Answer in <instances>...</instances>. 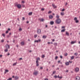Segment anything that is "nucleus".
Segmentation results:
<instances>
[{"mask_svg":"<svg viewBox=\"0 0 80 80\" xmlns=\"http://www.w3.org/2000/svg\"><path fill=\"white\" fill-rule=\"evenodd\" d=\"M62 21L60 19H57L55 20V23L57 24H60L61 23Z\"/></svg>","mask_w":80,"mask_h":80,"instance_id":"f257e3e1","label":"nucleus"},{"mask_svg":"<svg viewBox=\"0 0 80 80\" xmlns=\"http://www.w3.org/2000/svg\"><path fill=\"white\" fill-rule=\"evenodd\" d=\"M16 6L17 8H19V9H20V8H22V6L21 5V4H17Z\"/></svg>","mask_w":80,"mask_h":80,"instance_id":"f03ea898","label":"nucleus"},{"mask_svg":"<svg viewBox=\"0 0 80 80\" xmlns=\"http://www.w3.org/2000/svg\"><path fill=\"white\" fill-rule=\"evenodd\" d=\"M79 71V68H75V72H78Z\"/></svg>","mask_w":80,"mask_h":80,"instance_id":"7ed1b4c3","label":"nucleus"},{"mask_svg":"<svg viewBox=\"0 0 80 80\" xmlns=\"http://www.w3.org/2000/svg\"><path fill=\"white\" fill-rule=\"evenodd\" d=\"M33 74L35 75H37V74H38V71H35L33 73Z\"/></svg>","mask_w":80,"mask_h":80,"instance_id":"20e7f679","label":"nucleus"},{"mask_svg":"<svg viewBox=\"0 0 80 80\" xmlns=\"http://www.w3.org/2000/svg\"><path fill=\"white\" fill-rule=\"evenodd\" d=\"M38 33V34H39V33H41V30L39 29L38 30V32H37Z\"/></svg>","mask_w":80,"mask_h":80,"instance_id":"39448f33","label":"nucleus"},{"mask_svg":"<svg viewBox=\"0 0 80 80\" xmlns=\"http://www.w3.org/2000/svg\"><path fill=\"white\" fill-rule=\"evenodd\" d=\"M76 80H80V77L79 76H77L76 77Z\"/></svg>","mask_w":80,"mask_h":80,"instance_id":"423d86ee","label":"nucleus"},{"mask_svg":"<svg viewBox=\"0 0 80 80\" xmlns=\"http://www.w3.org/2000/svg\"><path fill=\"white\" fill-rule=\"evenodd\" d=\"M52 7H53V8H57V6H56L55 5L52 4Z\"/></svg>","mask_w":80,"mask_h":80,"instance_id":"0eeeda50","label":"nucleus"},{"mask_svg":"<svg viewBox=\"0 0 80 80\" xmlns=\"http://www.w3.org/2000/svg\"><path fill=\"white\" fill-rule=\"evenodd\" d=\"M49 18H50V19H52V18H53V16H52V15H50L49 16Z\"/></svg>","mask_w":80,"mask_h":80,"instance_id":"6e6552de","label":"nucleus"},{"mask_svg":"<svg viewBox=\"0 0 80 80\" xmlns=\"http://www.w3.org/2000/svg\"><path fill=\"white\" fill-rule=\"evenodd\" d=\"M6 47L7 48H10V46H9V45H8V44H7L6 45Z\"/></svg>","mask_w":80,"mask_h":80,"instance_id":"1a4fd4ad","label":"nucleus"},{"mask_svg":"<svg viewBox=\"0 0 80 80\" xmlns=\"http://www.w3.org/2000/svg\"><path fill=\"white\" fill-rule=\"evenodd\" d=\"M34 42H37V43H38V42H41V40L39 39L38 40H36Z\"/></svg>","mask_w":80,"mask_h":80,"instance_id":"9d476101","label":"nucleus"},{"mask_svg":"<svg viewBox=\"0 0 80 80\" xmlns=\"http://www.w3.org/2000/svg\"><path fill=\"white\" fill-rule=\"evenodd\" d=\"M66 35L68 37L69 36V33H68L67 31L66 32Z\"/></svg>","mask_w":80,"mask_h":80,"instance_id":"9b49d317","label":"nucleus"},{"mask_svg":"<svg viewBox=\"0 0 80 80\" xmlns=\"http://www.w3.org/2000/svg\"><path fill=\"white\" fill-rule=\"evenodd\" d=\"M25 44V42H21V45L23 46Z\"/></svg>","mask_w":80,"mask_h":80,"instance_id":"f8f14e48","label":"nucleus"},{"mask_svg":"<svg viewBox=\"0 0 80 80\" xmlns=\"http://www.w3.org/2000/svg\"><path fill=\"white\" fill-rule=\"evenodd\" d=\"M40 60V58H38L37 59H36V62H38V61Z\"/></svg>","mask_w":80,"mask_h":80,"instance_id":"ddd939ff","label":"nucleus"},{"mask_svg":"<svg viewBox=\"0 0 80 80\" xmlns=\"http://www.w3.org/2000/svg\"><path fill=\"white\" fill-rule=\"evenodd\" d=\"M39 62H36V66L38 67L39 66V64L38 63Z\"/></svg>","mask_w":80,"mask_h":80,"instance_id":"4468645a","label":"nucleus"},{"mask_svg":"<svg viewBox=\"0 0 80 80\" xmlns=\"http://www.w3.org/2000/svg\"><path fill=\"white\" fill-rule=\"evenodd\" d=\"M47 36L46 35H44L42 36V38H44V39H45L46 38H47Z\"/></svg>","mask_w":80,"mask_h":80,"instance_id":"2eb2a0df","label":"nucleus"},{"mask_svg":"<svg viewBox=\"0 0 80 80\" xmlns=\"http://www.w3.org/2000/svg\"><path fill=\"white\" fill-rule=\"evenodd\" d=\"M17 62H16V63H14L12 65H13V66H15L17 65Z\"/></svg>","mask_w":80,"mask_h":80,"instance_id":"dca6fc26","label":"nucleus"},{"mask_svg":"<svg viewBox=\"0 0 80 80\" xmlns=\"http://www.w3.org/2000/svg\"><path fill=\"white\" fill-rule=\"evenodd\" d=\"M75 43H76V41H72L71 42V44H74Z\"/></svg>","mask_w":80,"mask_h":80,"instance_id":"f3484780","label":"nucleus"},{"mask_svg":"<svg viewBox=\"0 0 80 80\" xmlns=\"http://www.w3.org/2000/svg\"><path fill=\"white\" fill-rule=\"evenodd\" d=\"M50 23L51 25H53V24L54 23V22L53 21H51L50 22Z\"/></svg>","mask_w":80,"mask_h":80,"instance_id":"a211bd4d","label":"nucleus"},{"mask_svg":"<svg viewBox=\"0 0 80 80\" xmlns=\"http://www.w3.org/2000/svg\"><path fill=\"white\" fill-rule=\"evenodd\" d=\"M75 58V56H73L72 57H71V60H73L74 59V58Z\"/></svg>","mask_w":80,"mask_h":80,"instance_id":"6ab92c4d","label":"nucleus"},{"mask_svg":"<svg viewBox=\"0 0 80 80\" xmlns=\"http://www.w3.org/2000/svg\"><path fill=\"white\" fill-rule=\"evenodd\" d=\"M61 15L62 16H63V15H65V13H64V12H62L61 13Z\"/></svg>","mask_w":80,"mask_h":80,"instance_id":"aec40b11","label":"nucleus"},{"mask_svg":"<svg viewBox=\"0 0 80 80\" xmlns=\"http://www.w3.org/2000/svg\"><path fill=\"white\" fill-rule=\"evenodd\" d=\"M65 64L66 65H69V62H67Z\"/></svg>","mask_w":80,"mask_h":80,"instance_id":"412c9836","label":"nucleus"},{"mask_svg":"<svg viewBox=\"0 0 80 80\" xmlns=\"http://www.w3.org/2000/svg\"><path fill=\"white\" fill-rule=\"evenodd\" d=\"M65 31V29H62L61 31V32H64Z\"/></svg>","mask_w":80,"mask_h":80,"instance_id":"4be33fe9","label":"nucleus"},{"mask_svg":"<svg viewBox=\"0 0 80 80\" xmlns=\"http://www.w3.org/2000/svg\"><path fill=\"white\" fill-rule=\"evenodd\" d=\"M9 72L8 70H5V73H7V72Z\"/></svg>","mask_w":80,"mask_h":80,"instance_id":"5701e85b","label":"nucleus"},{"mask_svg":"<svg viewBox=\"0 0 80 80\" xmlns=\"http://www.w3.org/2000/svg\"><path fill=\"white\" fill-rule=\"evenodd\" d=\"M57 15L56 16V18H58V19H59L58 18L59 17V16L58 15V14H57Z\"/></svg>","mask_w":80,"mask_h":80,"instance_id":"b1692460","label":"nucleus"},{"mask_svg":"<svg viewBox=\"0 0 80 80\" xmlns=\"http://www.w3.org/2000/svg\"><path fill=\"white\" fill-rule=\"evenodd\" d=\"M28 15H32V12H29Z\"/></svg>","mask_w":80,"mask_h":80,"instance_id":"393cba45","label":"nucleus"},{"mask_svg":"<svg viewBox=\"0 0 80 80\" xmlns=\"http://www.w3.org/2000/svg\"><path fill=\"white\" fill-rule=\"evenodd\" d=\"M8 49H6L5 50H4V52H8Z\"/></svg>","mask_w":80,"mask_h":80,"instance_id":"a878e982","label":"nucleus"},{"mask_svg":"<svg viewBox=\"0 0 80 80\" xmlns=\"http://www.w3.org/2000/svg\"><path fill=\"white\" fill-rule=\"evenodd\" d=\"M40 21L41 22H43L44 21V19H41L40 20Z\"/></svg>","mask_w":80,"mask_h":80,"instance_id":"bb28decb","label":"nucleus"},{"mask_svg":"<svg viewBox=\"0 0 80 80\" xmlns=\"http://www.w3.org/2000/svg\"><path fill=\"white\" fill-rule=\"evenodd\" d=\"M15 79L17 80V79H18V77L17 76H16L15 77Z\"/></svg>","mask_w":80,"mask_h":80,"instance_id":"cd10ccee","label":"nucleus"},{"mask_svg":"<svg viewBox=\"0 0 80 80\" xmlns=\"http://www.w3.org/2000/svg\"><path fill=\"white\" fill-rule=\"evenodd\" d=\"M58 78H62V77H59V75H58Z\"/></svg>","mask_w":80,"mask_h":80,"instance_id":"c85d7f7f","label":"nucleus"},{"mask_svg":"<svg viewBox=\"0 0 80 80\" xmlns=\"http://www.w3.org/2000/svg\"><path fill=\"white\" fill-rule=\"evenodd\" d=\"M2 36L4 37H5V34L4 33H3V34H2Z\"/></svg>","mask_w":80,"mask_h":80,"instance_id":"c756f323","label":"nucleus"},{"mask_svg":"<svg viewBox=\"0 0 80 80\" xmlns=\"http://www.w3.org/2000/svg\"><path fill=\"white\" fill-rule=\"evenodd\" d=\"M44 57H45V55H43L42 56V58H44Z\"/></svg>","mask_w":80,"mask_h":80,"instance_id":"7c9ffc66","label":"nucleus"},{"mask_svg":"<svg viewBox=\"0 0 80 80\" xmlns=\"http://www.w3.org/2000/svg\"><path fill=\"white\" fill-rule=\"evenodd\" d=\"M74 20H75V21H76V20H77V18H75L74 19Z\"/></svg>","mask_w":80,"mask_h":80,"instance_id":"2f4dec72","label":"nucleus"},{"mask_svg":"<svg viewBox=\"0 0 80 80\" xmlns=\"http://www.w3.org/2000/svg\"><path fill=\"white\" fill-rule=\"evenodd\" d=\"M56 73V71H54L53 72L52 74H55Z\"/></svg>","mask_w":80,"mask_h":80,"instance_id":"473e14b6","label":"nucleus"},{"mask_svg":"<svg viewBox=\"0 0 80 80\" xmlns=\"http://www.w3.org/2000/svg\"><path fill=\"white\" fill-rule=\"evenodd\" d=\"M78 22H79V21L78 20H76V23H78Z\"/></svg>","mask_w":80,"mask_h":80,"instance_id":"72a5a7b5","label":"nucleus"},{"mask_svg":"<svg viewBox=\"0 0 80 80\" xmlns=\"http://www.w3.org/2000/svg\"><path fill=\"white\" fill-rule=\"evenodd\" d=\"M19 31H22V29L21 28H19Z\"/></svg>","mask_w":80,"mask_h":80,"instance_id":"f704fd0d","label":"nucleus"},{"mask_svg":"<svg viewBox=\"0 0 80 80\" xmlns=\"http://www.w3.org/2000/svg\"><path fill=\"white\" fill-rule=\"evenodd\" d=\"M74 55H76V56H77V55H78V53H76L74 54Z\"/></svg>","mask_w":80,"mask_h":80,"instance_id":"c9c22d12","label":"nucleus"},{"mask_svg":"<svg viewBox=\"0 0 80 80\" xmlns=\"http://www.w3.org/2000/svg\"><path fill=\"white\" fill-rule=\"evenodd\" d=\"M34 37L35 38H36V37H37V34H36L34 35Z\"/></svg>","mask_w":80,"mask_h":80,"instance_id":"e433bc0d","label":"nucleus"},{"mask_svg":"<svg viewBox=\"0 0 80 80\" xmlns=\"http://www.w3.org/2000/svg\"><path fill=\"white\" fill-rule=\"evenodd\" d=\"M65 28V26H62V28Z\"/></svg>","mask_w":80,"mask_h":80,"instance_id":"4c0bfd02","label":"nucleus"},{"mask_svg":"<svg viewBox=\"0 0 80 80\" xmlns=\"http://www.w3.org/2000/svg\"><path fill=\"white\" fill-rule=\"evenodd\" d=\"M52 13V11H49L48 12V13L49 14V13Z\"/></svg>","mask_w":80,"mask_h":80,"instance_id":"58836bf2","label":"nucleus"},{"mask_svg":"<svg viewBox=\"0 0 80 80\" xmlns=\"http://www.w3.org/2000/svg\"><path fill=\"white\" fill-rule=\"evenodd\" d=\"M68 55V54H67V53H66L65 54V56H67Z\"/></svg>","mask_w":80,"mask_h":80,"instance_id":"ea45409f","label":"nucleus"},{"mask_svg":"<svg viewBox=\"0 0 80 80\" xmlns=\"http://www.w3.org/2000/svg\"><path fill=\"white\" fill-rule=\"evenodd\" d=\"M54 78H58V76H54Z\"/></svg>","mask_w":80,"mask_h":80,"instance_id":"a19ab883","label":"nucleus"},{"mask_svg":"<svg viewBox=\"0 0 80 80\" xmlns=\"http://www.w3.org/2000/svg\"><path fill=\"white\" fill-rule=\"evenodd\" d=\"M62 12H64V11H65V9H62Z\"/></svg>","mask_w":80,"mask_h":80,"instance_id":"79ce46f5","label":"nucleus"},{"mask_svg":"<svg viewBox=\"0 0 80 80\" xmlns=\"http://www.w3.org/2000/svg\"><path fill=\"white\" fill-rule=\"evenodd\" d=\"M54 45H56V46H57V43H55L54 44Z\"/></svg>","mask_w":80,"mask_h":80,"instance_id":"37998d69","label":"nucleus"},{"mask_svg":"<svg viewBox=\"0 0 80 80\" xmlns=\"http://www.w3.org/2000/svg\"><path fill=\"white\" fill-rule=\"evenodd\" d=\"M57 58H58V57L57 56H56V57H55V59H56V60H57Z\"/></svg>","mask_w":80,"mask_h":80,"instance_id":"c03bdc74","label":"nucleus"},{"mask_svg":"<svg viewBox=\"0 0 80 80\" xmlns=\"http://www.w3.org/2000/svg\"><path fill=\"white\" fill-rule=\"evenodd\" d=\"M1 42H4V40H3V39H2L1 40Z\"/></svg>","mask_w":80,"mask_h":80,"instance_id":"a18cd8bd","label":"nucleus"},{"mask_svg":"<svg viewBox=\"0 0 80 80\" xmlns=\"http://www.w3.org/2000/svg\"><path fill=\"white\" fill-rule=\"evenodd\" d=\"M22 3H25V2L23 1H22Z\"/></svg>","mask_w":80,"mask_h":80,"instance_id":"49530a36","label":"nucleus"},{"mask_svg":"<svg viewBox=\"0 0 80 80\" xmlns=\"http://www.w3.org/2000/svg\"><path fill=\"white\" fill-rule=\"evenodd\" d=\"M45 10V9H44V8H42V9H41V10H42V11H43V10Z\"/></svg>","mask_w":80,"mask_h":80,"instance_id":"de8ad7c7","label":"nucleus"},{"mask_svg":"<svg viewBox=\"0 0 80 80\" xmlns=\"http://www.w3.org/2000/svg\"><path fill=\"white\" fill-rule=\"evenodd\" d=\"M6 33H8V31H7L6 32Z\"/></svg>","mask_w":80,"mask_h":80,"instance_id":"09e8293b","label":"nucleus"},{"mask_svg":"<svg viewBox=\"0 0 80 80\" xmlns=\"http://www.w3.org/2000/svg\"><path fill=\"white\" fill-rule=\"evenodd\" d=\"M7 37V38H10V35H8Z\"/></svg>","mask_w":80,"mask_h":80,"instance_id":"8fccbe9b","label":"nucleus"},{"mask_svg":"<svg viewBox=\"0 0 80 80\" xmlns=\"http://www.w3.org/2000/svg\"><path fill=\"white\" fill-rule=\"evenodd\" d=\"M25 20V18L23 17L22 18V20Z\"/></svg>","mask_w":80,"mask_h":80,"instance_id":"3c124183","label":"nucleus"},{"mask_svg":"<svg viewBox=\"0 0 80 80\" xmlns=\"http://www.w3.org/2000/svg\"><path fill=\"white\" fill-rule=\"evenodd\" d=\"M40 69H41V70H42V69H43V67H41L40 68Z\"/></svg>","mask_w":80,"mask_h":80,"instance_id":"603ef678","label":"nucleus"},{"mask_svg":"<svg viewBox=\"0 0 80 80\" xmlns=\"http://www.w3.org/2000/svg\"><path fill=\"white\" fill-rule=\"evenodd\" d=\"M68 4V3H67V2H66V4H65L66 6H67V5Z\"/></svg>","mask_w":80,"mask_h":80,"instance_id":"864d4df0","label":"nucleus"},{"mask_svg":"<svg viewBox=\"0 0 80 80\" xmlns=\"http://www.w3.org/2000/svg\"><path fill=\"white\" fill-rule=\"evenodd\" d=\"M69 62L70 63H72V62L70 61H69Z\"/></svg>","mask_w":80,"mask_h":80,"instance_id":"5fc2aeb1","label":"nucleus"},{"mask_svg":"<svg viewBox=\"0 0 80 80\" xmlns=\"http://www.w3.org/2000/svg\"><path fill=\"white\" fill-rule=\"evenodd\" d=\"M8 30H9V31H10V28H8Z\"/></svg>","mask_w":80,"mask_h":80,"instance_id":"6e6d98bb","label":"nucleus"},{"mask_svg":"<svg viewBox=\"0 0 80 80\" xmlns=\"http://www.w3.org/2000/svg\"><path fill=\"white\" fill-rule=\"evenodd\" d=\"M52 42H54V41H55V39H53L52 40Z\"/></svg>","mask_w":80,"mask_h":80,"instance_id":"4d7b16f0","label":"nucleus"},{"mask_svg":"<svg viewBox=\"0 0 80 80\" xmlns=\"http://www.w3.org/2000/svg\"><path fill=\"white\" fill-rule=\"evenodd\" d=\"M63 58V57H62V56H60V58Z\"/></svg>","mask_w":80,"mask_h":80,"instance_id":"13d9d810","label":"nucleus"},{"mask_svg":"<svg viewBox=\"0 0 80 80\" xmlns=\"http://www.w3.org/2000/svg\"><path fill=\"white\" fill-rule=\"evenodd\" d=\"M52 67H55V65H53Z\"/></svg>","mask_w":80,"mask_h":80,"instance_id":"bf43d9fd","label":"nucleus"},{"mask_svg":"<svg viewBox=\"0 0 80 80\" xmlns=\"http://www.w3.org/2000/svg\"><path fill=\"white\" fill-rule=\"evenodd\" d=\"M66 72H68V70H67L66 71Z\"/></svg>","mask_w":80,"mask_h":80,"instance_id":"052dcab7","label":"nucleus"},{"mask_svg":"<svg viewBox=\"0 0 80 80\" xmlns=\"http://www.w3.org/2000/svg\"><path fill=\"white\" fill-rule=\"evenodd\" d=\"M44 80H48V79L47 78H46V79H45Z\"/></svg>","mask_w":80,"mask_h":80,"instance_id":"680f3d73","label":"nucleus"},{"mask_svg":"<svg viewBox=\"0 0 80 80\" xmlns=\"http://www.w3.org/2000/svg\"><path fill=\"white\" fill-rule=\"evenodd\" d=\"M57 70H59V68H57Z\"/></svg>","mask_w":80,"mask_h":80,"instance_id":"e2e57ef3","label":"nucleus"},{"mask_svg":"<svg viewBox=\"0 0 80 80\" xmlns=\"http://www.w3.org/2000/svg\"><path fill=\"white\" fill-rule=\"evenodd\" d=\"M9 34L10 35H12V33H9Z\"/></svg>","mask_w":80,"mask_h":80,"instance_id":"0e129e2a","label":"nucleus"},{"mask_svg":"<svg viewBox=\"0 0 80 80\" xmlns=\"http://www.w3.org/2000/svg\"><path fill=\"white\" fill-rule=\"evenodd\" d=\"M19 60H22V58H19Z\"/></svg>","mask_w":80,"mask_h":80,"instance_id":"69168bd1","label":"nucleus"},{"mask_svg":"<svg viewBox=\"0 0 80 80\" xmlns=\"http://www.w3.org/2000/svg\"><path fill=\"white\" fill-rule=\"evenodd\" d=\"M27 23H29V22L27 21Z\"/></svg>","mask_w":80,"mask_h":80,"instance_id":"338daca9","label":"nucleus"},{"mask_svg":"<svg viewBox=\"0 0 80 80\" xmlns=\"http://www.w3.org/2000/svg\"><path fill=\"white\" fill-rule=\"evenodd\" d=\"M60 61H58V63H60Z\"/></svg>","mask_w":80,"mask_h":80,"instance_id":"774afa93","label":"nucleus"}]
</instances>
